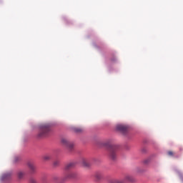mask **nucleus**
<instances>
[{
    "instance_id": "nucleus-1",
    "label": "nucleus",
    "mask_w": 183,
    "mask_h": 183,
    "mask_svg": "<svg viewBox=\"0 0 183 183\" xmlns=\"http://www.w3.org/2000/svg\"><path fill=\"white\" fill-rule=\"evenodd\" d=\"M105 147L108 149L109 157L110 159H112V161L117 160V159L118 158V147L115 144H112L110 143H106Z\"/></svg>"
},
{
    "instance_id": "nucleus-2",
    "label": "nucleus",
    "mask_w": 183,
    "mask_h": 183,
    "mask_svg": "<svg viewBox=\"0 0 183 183\" xmlns=\"http://www.w3.org/2000/svg\"><path fill=\"white\" fill-rule=\"evenodd\" d=\"M51 132V127L47 124L41 126L40 132L38 134L39 138H44V137H47V135Z\"/></svg>"
},
{
    "instance_id": "nucleus-3",
    "label": "nucleus",
    "mask_w": 183,
    "mask_h": 183,
    "mask_svg": "<svg viewBox=\"0 0 183 183\" xmlns=\"http://www.w3.org/2000/svg\"><path fill=\"white\" fill-rule=\"evenodd\" d=\"M126 182H135V178L131 175H127L122 180L113 179L111 183H126Z\"/></svg>"
},
{
    "instance_id": "nucleus-4",
    "label": "nucleus",
    "mask_w": 183,
    "mask_h": 183,
    "mask_svg": "<svg viewBox=\"0 0 183 183\" xmlns=\"http://www.w3.org/2000/svg\"><path fill=\"white\" fill-rule=\"evenodd\" d=\"M61 144L69 151H72V149H74V143L68 141V139H61Z\"/></svg>"
},
{
    "instance_id": "nucleus-5",
    "label": "nucleus",
    "mask_w": 183,
    "mask_h": 183,
    "mask_svg": "<svg viewBox=\"0 0 183 183\" xmlns=\"http://www.w3.org/2000/svg\"><path fill=\"white\" fill-rule=\"evenodd\" d=\"M74 178H76V173L75 172H69L67 173L63 178V179L64 181H66V179H74Z\"/></svg>"
},
{
    "instance_id": "nucleus-6",
    "label": "nucleus",
    "mask_w": 183,
    "mask_h": 183,
    "mask_svg": "<svg viewBox=\"0 0 183 183\" xmlns=\"http://www.w3.org/2000/svg\"><path fill=\"white\" fill-rule=\"evenodd\" d=\"M29 169L30 171L31 174H34L35 171H36V167H35V164L31 162H28L27 164Z\"/></svg>"
},
{
    "instance_id": "nucleus-7",
    "label": "nucleus",
    "mask_w": 183,
    "mask_h": 183,
    "mask_svg": "<svg viewBox=\"0 0 183 183\" xmlns=\"http://www.w3.org/2000/svg\"><path fill=\"white\" fill-rule=\"evenodd\" d=\"M94 177L96 178V179H97V181H99L100 179H102V178H104V174H102V172H97L95 173Z\"/></svg>"
},
{
    "instance_id": "nucleus-8",
    "label": "nucleus",
    "mask_w": 183,
    "mask_h": 183,
    "mask_svg": "<svg viewBox=\"0 0 183 183\" xmlns=\"http://www.w3.org/2000/svg\"><path fill=\"white\" fill-rule=\"evenodd\" d=\"M118 131H121L122 132H127L128 127H127V126H124V125H118L117 127Z\"/></svg>"
},
{
    "instance_id": "nucleus-9",
    "label": "nucleus",
    "mask_w": 183,
    "mask_h": 183,
    "mask_svg": "<svg viewBox=\"0 0 183 183\" xmlns=\"http://www.w3.org/2000/svg\"><path fill=\"white\" fill-rule=\"evenodd\" d=\"M74 167H75V163L74 162L68 163L67 164H66L64 169L66 171H68L69 169H71V168H74Z\"/></svg>"
},
{
    "instance_id": "nucleus-10",
    "label": "nucleus",
    "mask_w": 183,
    "mask_h": 183,
    "mask_svg": "<svg viewBox=\"0 0 183 183\" xmlns=\"http://www.w3.org/2000/svg\"><path fill=\"white\" fill-rule=\"evenodd\" d=\"M74 131L76 134H81V132H84V129L82 127H74Z\"/></svg>"
},
{
    "instance_id": "nucleus-11",
    "label": "nucleus",
    "mask_w": 183,
    "mask_h": 183,
    "mask_svg": "<svg viewBox=\"0 0 183 183\" xmlns=\"http://www.w3.org/2000/svg\"><path fill=\"white\" fill-rule=\"evenodd\" d=\"M17 177H18L19 179H22V178H24V177H25V172H19L17 173Z\"/></svg>"
},
{
    "instance_id": "nucleus-12",
    "label": "nucleus",
    "mask_w": 183,
    "mask_h": 183,
    "mask_svg": "<svg viewBox=\"0 0 183 183\" xmlns=\"http://www.w3.org/2000/svg\"><path fill=\"white\" fill-rule=\"evenodd\" d=\"M11 177V173H6L2 175V179H8Z\"/></svg>"
},
{
    "instance_id": "nucleus-13",
    "label": "nucleus",
    "mask_w": 183,
    "mask_h": 183,
    "mask_svg": "<svg viewBox=\"0 0 183 183\" xmlns=\"http://www.w3.org/2000/svg\"><path fill=\"white\" fill-rule=\"evenodd\" d=\"M82 164L84 165V167H89V162H88V160L84 159L82 160Z\"/></svg>"
},
{
    "instance_id": "nucleus-14",
    "label": "nucleus",
    "mask_w": 183,
    "mask_h": 183,
    "mask_svg": "<svg viewBox=\"0 0 183 183\" xmlns=\"http://www.w3.org/2000/svg\"><path fill=\"white\" fill-rule=\"evenodd\" d=\"M43 158H44V161H49V159H51V155L46 154L44 156Z\"/></svg>"
},
{
    "instance_id": "nucleus-15",
    "label": "nucleus",
    "mask_w": 183,
    "mask_h": 183,
    "mask_svg": "<svg viewBox=\"0 0 183 183\" xmlns=\"http://www.w3.org/2000/svg\"><path fill=\"white\" fill-rule=\"evenodd\" d=\"M54 167H58L59 165V160H55L53 163Z\"/></svg>"
},
{
    "instance_id": "nucleus-16",
    "label": "nucleus",
    "mask_w": 183,
    "mask_h": 183,
    "mask_svg": "<svg viewBox=\"0 0 183 183\" xmlns=\"http://www.w3.org/2000/svg\"><path fill=\"white\" fill-rule=\"evenodd\" d=\"M29 182L30 183H36V180H35V179H34V178H31L29 180Z\"/></svg>"
},
{
    "instance_id": "nucleus-17",
    "label": "nucleus",
    "mask_w": 183,
    "mask_h": 183,
    "mask_svg": "<svg viewBox=\"0 0 183 183\" xmlns=\"http://www.w3.org/2000/svg\"><path fill=\"white\" fill-rule=\"evenodd\" d=\"M168 155H169L170 157H172V155H174V152L169 151V152H168Z\"/></svg>"
}]
</instances>
